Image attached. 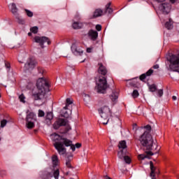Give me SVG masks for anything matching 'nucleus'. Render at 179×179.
I'll return each instance as SVG.
<instances>
[{"instance_id":"nucleus-1","label":"nucleus","mask_w":179,"mask_h":179,"mask_svg":"<svg viewBox=\"0 0 179 179\" xmlns=\"http://www.w3.org/2000/svg\"><path fill=\"white\" fill-rule=\"evenodd\" d=\"M52 141L54 142L53 145L55 148L56 150H57L59 155L61 156H64V155H66V148L69 146L71 148L73 152H75L77 149H79L82 146V144L77 143L76 145H73L72 141L60 136L56 133H54L50 135ZM66 146V148H65Z\"/></svg>"},{"instance_id":"nucleus-2","label":"nucleus","mask_w":179,"mask_h":179,"mask_svg":"<svg viewBox=\"0 0 179 179\" xmlns=\"http://www.w3.org/2000/svg\"><path fill=\"white\" fill-rule=\"evenodd\" d=\"M141 128L146 129V131H145L144 133L138 138V141L141 146L145 148L147 150H153V137L152 136V134H150L152 127L148 124L145 127H142Z\"/></svg>"},{"instance_id":"nucleus-3","label":"nucleus","mask_w":179,"mask_h":179,"mask_svg":"<svg viewBox=\"0 0 179 179\" xmlns=\"http://www.w3.org/2000/svg\"><path fill=\"white\" fill-rule=\"evenodd\" d=\"M38 91L34 92L32 94L34 100H43L45 92H49L48 82L44 78H39L36 82Z\"/></svg>"},{"instance_id":"nucleus-4","label":"nucleus","mask_w":179,"mask_h":179,"mask_svg":"<svg viewBox=\"0 0 179 179\" xmlns=\"http://www.w3.org/2000/svg\"><path fill=\"white\" fill-rule=\"evenodd\" d=\"M167 61L169 62V68L170 71L178 72L179 73V54L171 55L169 57H167Z\"/></svg>"},{"instance_id":"nucleus-5","label":"nucleus","mask_w":179,"mask_h":179,"mask_svg":"<svg viewBox=\"0 0 179 179\" xmlns=\"http://www.w3.org/2000/svg\"><path fill=\"white\" fill-rule=\"evenodd\" d=\"M108 84L107 83V78L104 76H99L96 87L97 92L104 94L106 93V90L108 89Z\"/></svg>"},{"instance_id":"nucleus-6","label":"nucleus","mask_w":179,"mask_h":179,"mask_svg":"<svg viewBox=\"0 0 179 179\" xmlns=\"http://www.w3.org/2000/svg\"><path fill=\"white\" fill-rule=\"evenodd\" d=\"M99 114H101V118H103V120H107L106 122H102V124L103 125H107L108 124V117L111 115V110H110V108H108L107 106H104L99 110Z\"/></svg>"},{"instance_id":"nucleus-7","label":"nucleus","mask_w":179,"mask_h":179,"mask_svg":"<svg viewBox=\"0 0 179 179\" xmlns=\"http://www.w3.org/2000/svg\"><path fill=\"white\" fill-rule=\"evenodd\" d=\"M34 43H37L39 44V45L41 47V48H44V44L47 43L48 45H50L51 44V41L50 40V38L47 36H36L34 38Z\"/></svg>"},{"instance_id":"nucleus-8","label":"nucleus","mask_w":179,"mask_h":179,"mask_svg":"<svg viewBox=\"0 0 179 179\" xmlns=\"http://www.w3.org/2000/svg\"><path fill=\"white\" fill-rule=\"evenodd\" d=\"M26 127L28 129H33L34 128V122H36V118H34V113H30L26 117Z\"/></svg>"},{"instance_id":"nucleus-9","label":"nucleus","mask_w":179,"mask_h":179,"mask_svg":"<svg viewBox=\"0 0 179 179\" xmlns=\"http://www.w3.org/2000/svg\"><path fill=\"white\" fill-rule=\"evenodd\" d=\"M36 59L34 58H29L28 59L27 63L24 64V71H30V69H34L36 67Z\"/></svg>"},{"instance_id":"nucleus-10","label":"nucleus","mask_w":179,"mask_h":179,"mask_svg":"<svg viewBox=\"0 0 179 179\" xmlns=\"http://www.w3.org/2000/svg\"><path fill=\"white\" fill-rule=\"evenodd\" d=\"M71 48L74 55H82V54H83V49L80 45L73 43Z\"/></svg>"},{"instance_id":"nucleus-11","label":"nucleus","mask_w":179,"mask_h":179,"mask_svg":"<svg viewBox=\"0 0 179 179\" xmlns=\"http://www.w3.org/2000/svg\"><path fill=\"white\" fill-rule=\"evenodd\" d=\"M68 124V121L65 119L59 118L54 124V129H59L60 127H65Z\"/></svg>"},{"instance_id":"nucleus-12","label":"nucleus","mask_w":179,"mask_h":179,"mask_svg":"<svg viewBox=\"0 0 179 179\" xmlns=\"http://www.w3.org/2000/svg\"><path fill=\"white\" fill-rule=\"evenodd\" d=\"M159 8L163 12V13H169L170 12V9H171V5L170 3H163L159 6Z\"/></svg>"},{"instance_id":"nucleus-13","label":"nucleus","mask_w":179,"mask_h":179,"mask_svg":"<svg viewBox=\"0 0 179 179\" xmlns=\"http://www.w3.org/2000/svg\"><path fill=\"white\" fill-rule=\"evenodd\" d=\"M98 65L99 66L98 69V73H99V75H103V76H106L107 75V69L106 66L101 63H99Z\"/></svg>"},{"instance_id":"nucleus-14","label":"nucleus","mask_w":179,"mask_h":179,"mask_svg":"<svg viewBox=\"0 0 179 179\" xmlns=\"http://www.w3.org/2000/svg\"><path fill=\"white\" fill-rule=\"evenodd\" d=\"M10 11L12 12L13 15H14L15 17H17L19 15V13H18L19 9H17V7L16 6V3H12L11 4H10Z\"/></svg>"},{"instance_id":"nucleus-15","label":"nucleus","mask_w":179,"mask_h":179,"mask_svg":"<svg viewBox=\"0 0 179 179\" xmlns=\"http://www.w3.org/2000/svg\"><path fill=\"white\" fill-rule=\"evenodd\" d=\"M88 37H90L92 41H94L97 39V37H99V33H97V31L90 30L88 32Z\"/></svg>"},{"instance_id":"nucleus-16","label":"nucleus","mask_w":179,"mask_h":179,"mask_svg":"<svg viewBox=\"0 0 179 179\" xmlns=\"http://www.w3.org/2000/svg\"><path fill=\"white\" fill-rule=\"evenodd\" d=\"M72 114V108H68L67 109L62 110V117H64V118H69V116Z\"/></svg>"},{"instance_id":"nucleus-17","label":"nucleus","mask_w":179,"mask_h":179,"mask_svg":"<svg viewBox=\"0 0 179 179\" xmlns=\"http://www.w3.org/2000/svg\"><path fill=\"white\" fill-rule=\"evenodd\" d=\"M146 155L141 154L138 155V160H145V159H148V156H153V152L152 151L145 152Z\"/></svg>"},{"instance_id":"nucleus-18","label":"nucleus","mask_w":179,"mask_h":179,"mask_svg":"<svg viewBox=\"0 0 179 179\" xmlns=\"http://www.w3.org/2000/svg\"><path fill=\"white\" fill-rule=\"evenodd\" d=\"M113 121V128H121V120L118 117H115Z\"/></svg>"},{"instance_id":"nucleus-19","label":"nucleus","mask_w":179,"mask_h":179,"mask_svg":"<svg viewBox=\"0 0 179 179\" xmlns=\"http://www.w3.org/2000/svg\"><path fill=\"white\" fill-rule=\"evenodd\" d=\"M103 15V10L98 8L96 9L93 13L92 17L93 19H96V17H100Z\"/></svg>"},{"instance_id":"nucleus-20","label":"nucleus","mask_w":179,"mask_h":179,"mask_svg":"<svg viewBox=\"0 0 179 179\" xmlns=\"http://www.w3.org/2000/svg\"><path fill=\"white\" fill-rule=\"evenodd\" d=\"M118 148L120 150H127V141H121L119 142Z\"/></svg>"},{"instance_id":"nucleus-21","label":"nucleus","mask_w":179,"mask_h":179,"mask_svg":"<svg viewBox=\"0 0 179 179\" xmlns=\"http://www.w3.org/2000/svg\"><path fill=\"white\" fill-rule=\"evenodd\" d=\"M117 156L119 159H121L122 160V159H124L125 156H127V150H120L117 152Z\"/></svg>"},{"instance_id":"nucleus-22","label":"nucleus","mask_w":179,"mask_h":179,"mask_svg":"<svg viewBox=\"0 0 179 179\" xmlns=\"http://www.w3.org/2000/svg\"><path fill=\"white\" fill-rule=\"evenodd\" d=\"M83 27V23L79 22H75L73 23V29H79Z\"/></svg>"},{"instance_id":"nucleus-23","label":"nucleus","mask_w":179,"mask_h":179,"mask_svg":"<svg viewBox=\"0 0 179 179\" xmlns=\"http://www.w3.org/2000/svg\"><path fill=\"white\" fill-rule=\"evenodd\" d=\"M110 100H112V101H117V100H118V93L117 91H113L110 95Z\"/></svg>"},{"instance_id":"nucleus-24","label":"nucleus","mask_w":179,"mask_h":179,"mask_svg":"<svg viewBox=\"0 0 179 179\" xmlns=\"http://www.w3.org/2000/svg\"><path fill=\"white\" fill-rule=\"evenodd\" d=\"M73 103V101H72V99H71L70 98H67L66 106L64 107V110H66L68 108H71V107H72Z\"/></svg>"},{"instance_id":"nucleus-25","label":"nucleus","mask_w":179,"mask_h":179,"mask_svg":"<svg viewBox=\"0 0 179 179\" xmlns=\"http://www.w3.org/2000/svg\"><path fill=\"white\" fill-rule=\"evenodd\" d=\"M52 162L54 167L58 166V157L57 155H53L52 157Z\"/></svg>"},{"instance_id":"nucleus-26","label":"nucleus","mask_w":179,"mask_h":179,"mask_svg":"<svg viewBox=\"0 0 179 179\" xmlns=\"http://www.w3.org/2000/svg\"><path fill=\"white\" fill-rule=\"evenodd\" d=\"M165 27L168 30H171V29H173V23H171V20H169V22H166Z\"/></svg>"},{"instance_id":"nucleus-27","label":"nucleus","mask_w":179,"mask_h":179,"mask_svg":"<svg viewBox=\"0 0 179 179\" xmlns=\"http://www.w3.org/2000/svg\"><path fill=\"white\" fill-rule=\"evenodd\" d=\"M131 96H132L133 99H136V98L139 97V92H138V90H135L133 91Z\"/></svg>"},{"instance_id":"nucleus-28","label":"nucleus","mask_w":179,"mask_h":179,"mask_svg":"<svg viewBox=\"0 0 179 179\" xmlns=\"http://www.w3.org/2000/svg\"><path fill=\"white\" fill-rule=\"evenodd\" d=\"M30 31L31 33H34V34H37V33H38V27H31L30 29Z\"/></svg>"},{"instance_id":"nucleus-29","label":"nucleus","mask_w":179,"mask_h":179,"mask_svg":"<svg viewBox=\"0 0 179 179\" xmlns=\"http://www.w3.org/2000/svg\"><path fill=\"white\" fill-rule=\"evenodd\" d=\"M24 12L28 17H33V12L27 9H24Z\"/></svg>"},{"instance_id":"nucleus-30","label":"nucleus","mask_w":179,"mask_h":179,"mask_svg":"<svg viewBox=\"0 0 179 179\" xmlns=\"http://www.w3.org/2000/svg\"><path fill=\"white\" fill-rule=\"evenodd\" d=\"M66 166L69 169H72V165L71 164V160L69 159V157H67V159H66Z\"/></svg>"},{"instance_id":"nucleus-31","label":"nucleus","mask_w":179,"mask_h":179,"mask_svg":"<svg viewBox=\"0 0 179 179\" xmlns=\"http://www.w3.org/2000/svg\"><path fill=\"white\" fill-rule=\"evenodd\" d=\"M53 176L55 179H58V177H59V170L57 169L53 172Z\"/></svg>"},{"instance_id":"nucleus-32","label":"nucleus","mask_w":179,"mask_h":179,"mask_svg":"<svg viewBox=\"0 0 179 179\" xmlns=\"http://www.w3.org/2000/svg\"><path fill=\"white\" fill-rule=\"evenodd\" d=\"M19 99L21 103H26V96L23 94L19 96Z\"/></svg>"},{"instance_id":"nucleus-33","label":"nucleus","mask_w":179,"mask_h":179,"mask_svg":"<svg viewBox=\"0 0 179 179\" xmlns=\"http://www.w3.org/2000/svg\"><path fill=\"white\" fill-rule=\"evenodd\" d=\"M15 17L17 20V22L18 23H20V24H24V20L21 19L19 14H18V17Z\"/></svg>"},{"instance_id":"nucleus-34","label":"nucleus","mask_w":179,"mask_h":179,"mask_svg":"<svg viewBox=\"0 0 179 179\" xmlns=\"http://www.w3.org/2000/svg\"><path fill=\"white\" fill-rule=\"evenodd\" d=\"M149 89L151 92H156L157 87H156V85L153 84L149 86Z\"/></svg>"},{"instance_id":"nucleus-35","label":"nucleus","mask_w":179,"mask_h":179,"mask_svg":"<svg viewBox=\"0 0 179 179\" xmlns=\"http://www.w3.org/2000/svg\"><path fill=\"white\" fill-rule=\"evenodd\" d=\"M53 116H52V113L50 112L48 113L46 115V120H49V121H51L52 120Z\"/></svg>"},{"instance_id":"nucleus-36","label":"nucleus","mask_w":179,"mask_h":179,"mask_svg":"<svg viewBox=\"0 0 179 179\" xmlns=\"http://www.w3.org/2000/svg\"><path fill=\"white\" fill-rule=\"evenodd\" d=\"M125 163H127V164H131V158H129L128 156H124V158H123Z\"/></svg>"},{"instance_id":"nucleus-37","label":"nucleus","mask_w":179,"mask_h":179,"mask_svg":"<svg viewBox=\"0 0 179 179\" xmlns=\"http://www.w3.org/2000/svg\"><path fill=\"white\" fill-rule=\"evenodd\" d=\"M6 124H8V121L6 120H3L1 121V128H3L6 126Z\"/></svg>"},{"instance_id":"nucleus-38","label":"nucleus","mask_w":179,"mask_h":179,"mask_svg":"<svg viewBox=\"0 0 179 179\" xmlns=\"http://www.w3.org/2000/svg\"><path fill=\"white\" fill-rule=\"evenodd\" d=\"M44 115H45V113L42 110H39L38 117H44Z\"/></svg>"},{"instance_id":"nucleus-39","label":"nucleus","mask_w":179,"mask_h":179,"mask_svg":"<svg viewBox=\"0 0 179 179\" xmlns=\"http://www.w3.org/2000/svg\"><path fill=\"white\" fill-rule=\"evenodd\" d=\"M152 73H153V69H149L146 73L145 75L147 76H150V75H152Z\"/></svg>"},{"instance_id":"nucleus-40","label":"nucleus","mask_w":179,"mask_h":179,"mask_svg":"<svg viewBox=\"0 0 179 179\" xmlns=\"http://www.w3.org/2000/svg\"><path fill=\"white\" fill-rule=\"evenodd\" d=\"M84 100L85 101H90V96L86 94H84Z\"/></svg>"},{"instance_id":"nucleus-41","label":"nucleus","mask_w":179,"mask_h":179,"mask_svg":"<svg viewBox=\"0 0 179 179\" xmlns=\"http://www.w3.org/2000/svg\"><path fill=\"white\" fill-rule=\"evenodd\" d=\"M146 74L145 73H143L142 74L141 76H140V80H145V79H146Z\"/></svg>"},{"instance_id":"nucleus-42","label":"nucleus","mask_w":179,"mask_h":179,"mask_svg":"<svg viewBox=\"0 0 179 179\" xmlns=\"http://www.w3.org/2000/svg\"><path fill=\"white\" fill-rule=\"evenodd\" d=\"M157 94L159 96V97H162L163 96V90H159L157 91Z\"/></svg>"},{"instance_id":"nucleus-43","label":"nucleus","mask_w":179,"mask_h":179,"mask_svg":"<svg viewBox=\"0 0 179 179\" xmlns=\"http://www.w3.org/2000/svg\"><path fill=\"white\" fill-rule=\"evenodd\" d=\"M96 29L98 31H101V25H100V24L96 25Z\"/></svg>"},{"instance_id":"nucleus-44","label":"nucleus","mask_w":179,"mask_h":179,"mask_svg":"<svg viewBox=\"0 0 179 179\" xmlns=\"http://www.w3.org/2000/svg\"><path fill=\"white\" fill-rule=\"evenodd\" d=\"M110 6H111V3H108L106 6V10H107V9H110Z\"/></svg>"},{"instance_id":"nucleus-45","label":"nucleus","mask_w":179,"mask_h":179,"mask_svg":"<svg viewBox=\"0 0 179 179\" xmlns=\"http://www.w3.org/2000/svg\"><path fill=\"white\" fill-rule=\"evenodd\" d=\"M106 12H108V13H113V8H108L106 10Z\"/></svg>"},{"instance_id":"nucleus-46","label":"nucleus","mask_w":179,"mask_h":179,"mask_svg":"<svg viewBox=\"0 0 179 179\" xmlns=\"http://www.w3.org/2000/svg\"><path fill=\"white\" fill-rule=\"evenodd\" d=\"M92 50H93V48H87V52H88V53L92 52Z\"/></svg>"},{"instance_id":"nucleus-47","label":"nucleus","mask_w":179,"mask_h":179,"mask_svg":"<svg viewBox=\"0 0 179 179\" xmlns=\"http://www.w3.org/2000/svg\"><path fill=\"white\" fill-rule=\"evenodd\" d=\"M153 69H159V64H155L152 66Z\"/></svg>"},{"instance_id":"nucleus-48","label":"nucleus","mask_w":179,"mask_h":179,"mask_svg":"<svg viewBox=\"0 0 179 179\" xmlns=\"http://www.w3.org/2000/svg\"><path fill=\"white\" fill-rule=\"evenodd\" d=\"M172 99H173V100L176 101V100H177V96H172Z\"/></svg>"},{"instance_id":"nucleus-49","label":"nucleus","mask_w":179,"mask_h":179,"mask_svg":"<svg viewBox=\"0 0 179 179\" xmlns=\"http://www.w3.org/2000/svg\"><path fill=\"white\" fill-rule=\"evenodd\" d=\"M157 1V2H164V0H156Z\"/></svg>"},{"instance_id":"nucleus-50","label":"nucleus","mask_w":179,"mask_h":179,"mask_svg":"<svg viewBox=\"0 0 179 179\" xmlns=\"http://www.w3.org/2000/svg\"><path fill=\"white\" fill-rule=\"evenodd\" d=\"M171 3H174L176 2V0H169Z\"/></svg>"},{"instance_id":"nucleus-51","label":"nucleus","mask_w":179,"mask_h":179,"mask_svg":"<svg viewBox=\"0 0 179 179\" xmlns=\"http://www.w3.org/2000/svg\"><path fill=\"white\" fill-rule=\"evenodd\" d=\"M6 68H10V65H9V64H6Z\"/></svg>"},{"instance_id":"nucleus-52","label":"nucleus","mask_w":179,"mask_h":179,"mask_svg":"<svg viewBox=\"0 0 179 179\" xmlns=\"http://www.w3.org/2000/svg\"><path fill=\"white\" fill-rule=\"evenodd\" d=\"M28 36H31V32H29V33H28Z\"/></svg>"},{"instance_id":"nucleus-53","label":"nucleus","mask_w":179,"mask_h":179,"mask_svg":"<svg viewBox=\"0 0 179 179\" xmlns=\"http://www.w3.org/2000/svg\"><path fill=\"white\" fill-rule=\"evenodd\" d=\"M133 1V0H128L129 2H131V1Z\"/></svg>"},{"instance_id":"nucleus-54","label":"nucleus","mask_w":179,"mask_h":179,"mask_svg":"<svg viewBox=\"0 0 179 179\" xmlns=\"http://www.w3.org/2000/svg\"><path fill=\"white\" fill-rule=\"evenodd\" d=\"M69 129H71V128H70V127L67 129V131H69Z\"/></svg>"},{"instance_id":"nucleus-55","label":"nucleus","mask_w":179,"mask_h":179,"mask_svg":"<svg viewBox=\"0 0 179 179\" xmlns=\"http://www.w3.org/2000/svg\"><path fill=\"white\" fill-rule=\"evenodd\" d=\"M70 157H72V155H70Z\"/></svg>"},{"instance_id":"nucleus-56","label":"nucleus","mask_w":179,"mask_h":179,"mask_svg":"<svg viewBox=\"0 0 179 179\" xmlns=\"http://www.w3.org/2000/svg\"><path fill=\"white\" fill-rule=\"evenodd\" d=\"M0 97H1V94H0Z\"/></svg>"}]
</instances>
